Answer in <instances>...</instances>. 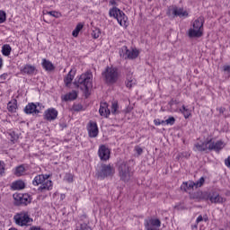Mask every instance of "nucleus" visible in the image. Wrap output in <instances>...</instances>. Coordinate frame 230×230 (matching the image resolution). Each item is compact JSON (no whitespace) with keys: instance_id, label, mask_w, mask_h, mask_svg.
Here are the masks:
<instances>
[{"instance_id":"4468645a","label":"nucleus","mask_w":230,"mask_h":230,"mask_svg":"<svg viewBox=\"0 0 230 230\" xmlns=\"http://www.w3.org/2000/svg\"><path fill=\"white\" fill-rule=\"evenodd\" d=\"M98 155L101 161H109L111 159V149L106 146H101L98 150Z\"/></svg>"},{"instance_id":"09e8293b","label":"nucleus","mask_w":230,"mask_h":230,"mask_svg":"<svg viewBox=\"0 0 230 230\" xmlns=\"http://www.w3.org/2000/svg\"><path fill=\"white\" fill-rule=\"evenodd\" d=\"M8 78V74H3L0 75V80H6Z\"/></svg>"},{"instance_id":"473e14b6","label":"nucleus","mask_w":230,"mask_h":230,"mask_svg":"<svg viewBox=\"0 0 230 230\" xmlns=\"http://www.w3.org/2000/svg\"><path fill=\"white\" fill-rule=\"evenodd\" d=\"M111 114H119V105L116 101L111 103Z\"/></svg>"},{"instance_id":"f03ea898","label":"nucleus","mask_w":230,"mask_h":230,"mask_svg":"<svg viewBox=\"0 0 230 230\" xmlns=\"http://www.w3.org/2000/svg\"><path fill=\"white\" fill-rule=\"evenodd\" d=\"M33 186H40L39 187V191H49L53 190V181L49 180V174H40L37 175L32 181Z\"/></svg>"},{"instance_id":"cd10ccee","label":"nucleus","mask_w":230,"mask_h":230,"mask_svg":"<svg viewBox=\"0 0 230 230\" xmlns=\"http://www.w3.org/2000/svg\"><path fill=\"white\" fill-rule=\"evenodd\" d=\"M74 78L75 75H73V71H70L64 78V82L66 87H69V85H71V83L73 82Z\"/></svg>"},{"instance_id":"4be33fe9","label":"nucleus","mask_w":230,"mask_h":230,"mask_svg":"<svg viewBox=\"0 0 230 230\" xmlns=\"http://www.w3.org/2000/svg\"><path fill=\"white\" fill-rule=\"evenodd\" d=\"M192 28H196L198 30H200L201 31H204V18L202 16H199L198 19H196L192 22Z\"/></svg>"},{"instance_id":"49530a36","label":"nucleus","mask_w":230,"mask_h":230,"mask_svg":"<svg viewBox=\"0 0 230 230\" xmlns=\"http://www.w3.org/2000/svg\"><path fill=\"white\" fill-rule=\"evenodd\" d=\"M223 70L226 73H230V66H224Z\"/></svg>"},{"instance_id":"9b49d317","label":"nucleus","mask_w":230,"mask_h":230,"mask_svg":"<svg viewBox=\"0 0 230 230\" xmlns=\"http://www.w3.org/2000/svg\"><path fill=\"white\" fill-rule=\"evenodd\" d=\"M13 197L15 200V204H17L18 206L20 204H23V206H28V204L31 202V197H30V194L16 193L13 194Z\"/></svg>"},{"instance_id":"c9c22d12","label":"nucleus","mask_w":230,"mask_h":230,"mask_svg":"<svg viewBox=\"0 0 230 230\" xmlns=\"http://www.w3.org/2000/svg\"><path fill=\"white\" fill-rule=\"evenodd\" d=\"M183 185L187 190H193V188H196V183L195 181H187L183 182Z\"/></svg>"},{"instance_id":"864d4df0","label":"nucleus","mask_w":230,"mask_h":230,"mask_svg":"<svg viewBox=\"0 0 230 230\" xmlns=\"http://www.w3.org/2000/svg\"><path fill=\"white\" fill-rule=\"evenodd\" d=\"M67 181L68 182H73V176L68 175Z\"/></svg>"},{"instance_id":"79ce46f5","label":"nucleus","mask_w":230,"mask_h":230,"mask_svg":"<svg viewBox=\"0 0 230 230\" xmlns=\"http://www.w3.org/2000/svg\"><path fill=\"white\" fill-rule=\"evenodd\" d=\"M4 175V162L0 161V176Z\"/></svg>"},{"instance_id":"423d86ee","label":"nucleus","mask_w":230,"mask_h":230,"mask_svg":"<svg viewBox=\"0 0 230 230\" xmlns=\"http://www.w3.org/2000/svg\"><path fill=\"white\" fill-rule=\"evenodd\" d=\"M13 220L16 226H20L21 227H24V226H28V224H31V222H33V219L30 217V214L27 211H22L16 214L13 217Z\"/></svg>"},{"instance_id":"7c9ffc66","label":"nucleus","mask_w":230,"mask_h":230,"mask_svg":"<svg viewBox=\"0 0 230 230\" xmlns=\"http://www.w3.org/2000/svg\"><path fill=\"white\" fill-rule=\"evenodd\" d=\"M24 173H26V168H24V165H19L16 167L14 174L17 177H21L22 175H24Z\"/></svg>"},{"instance_id":"dca6fc26","label":"nucleus","mask_w":230,"mask_h":230,"mask_svg":"<svg viewBox=\"0 0 230 230\" xmlns=\"http://www.w3.org/2000/svg\"><path fill=\"white\" fill-rule=\"evenodd\" d=\"M58 117V111L55 108H49L44 112V119L47 121H55V119Z\"/></svg>"},{"instance_id":"603ef678","label":"nucleus","mask_w":230,"mask_h":230,"mask_svg":"<svg viewBox=\"0 0 230 230\" xmlns=\"http://www.w3.org/2000/svg\"><path fill=\"white\" fill-rule=\"evenodd\" d=\"M182 157H186L188 159V157H190V153L184 152L181 153Z\"/></svg>"},{"instance_id":"de8ad7c7","label":"nucleus","mask_w":230,"mask_h":230,"mask_svg":"<svg viewBox=\"0 0 230 230\" xmlns=\"http://www.w3.org/2000/svg\"><path fill=\"white\" fill-rule=\"evenodd\" d=\"M217 111H218V112H219L220 114H224V112H226V108L220 107V108H217Z\"/></svg>"},{"instance_id":"ea45409f","label":"nucleus","mask_w":230,"mask_h":230,"mask_svg":"<svg viewBox=\"0 0 230 230\" xmlns=\"http://www.w3.org/2000/svg\"><path fill=\"white\" fill-rule=\"evenodd\" d=\"M204 182H205L204 177H201L198 181L195 182L196 189L202 187L204 185Z\"/></svg>"},{"instance_id":"c03bdc74","label":"nucleus","mask_w":230,"mask_h":230,"mask_svg":"<svg viewBox=\"0 0 230 230\" xmlns=\"http://www.w3.org/2000/svg\"><path fill=\"white\" fill-rule=\"evenodd\" d=\"M225 164L227 168H230V155L225 160Z\"/></svg>"},{"instance_id":"412c9836","label":"nucleus","mask_w":230,"mask_h":230,"mask_svg":"<svg viewBox=\"0 0 230 230\" xmlns=\"http://www.w3.org/2000/svg\"><path fill=\"white\" fill-rule=\"evenodd\" d=\"M136 84V78L132 75V73L129 72L126 77V87H128V89H132Z\"/></svg>"},{"instance_id":"4c0bfd02","label":"nucleus","mask_w":230,"mask_h":230,"mask_svg":"<svg viewBox=\"0 0 230 230\" xmlns=\"http://www.w3.org/2000/svg\"><path fill=\"white\" fill-rule=\"evenodd\" d=\"M9 137H10V140L12 141V143H15V141H17V139H19V136L17 134H15L14 131L9 133Z\"/></svg>"},{"instance_id":"c756f323","label":"nucleus","mask_w":230,"mask_h":230,"mask_svg":"<svg viewBox=\"0 0 230 230\" xmlns=\"http://www.w3.org/2000/svg\"><path fill=\"white\" fill-rule=\"evenodd\" d=\"M180 112L183 114L185 119H188L191 116V111L190 109L186 108V106L182 105L181 109H180Z\"/></svg>"},{"instance_id":"b1692460","label":"nucleus","mask_w":230,"mask_h":230,"mask_svg":"<svg viewBox=\"0 0 230 230\" xmlns=\"http://www.w3.org/2000/svg\"><path fill=\"white\" fill-rule=\"evenodd\" d=\"M76 98H78V93H76V92L72 91L66 94H65L62 97V100H64V102H73V100H76Z\"/></svg>"},{"instance_id":"9d476101","label":"nucleus","mask_w":230,"mask_h":230,"mask_svg":"<svg viewBox=\"0 0 230 230\" xmlns=\"http://www.w3.org/2000/svg\"><path fill=\"white\" fill-rule=\"evenodd\" d=\"M207 200H209L211 204H224L226 199L220 196L217 191L212 190L210 192L207 191Z\"/></svg>"},{"instance_id":"393cba45","label":"nucleus","mask_w":230,"mask_h":230,"mask_svg":"<svg viewBox=\"0 0 230 230\" xmlns=\"http://www.w3.org/2000/svg\"><path fill=\"white\" fill-rule=\"evenodd\" d=\"M172 13L176 17H188V12L184 11L182 8H174Z\"/></svg>"},{"instance_id":"a878e982","label":"nucleus","mask_w":230,"mask_h":230,"mask_svg":"<svg viewBox=\"0 0 230 230\" xmlns=\"http://www.w3.org/2000/svg\"><path fill=\"white\" fill-rule=\"evenodd\" d=\"M42 67L46 71H53V69H55V66H53V63H51L48 59H43V61H42Z\"/></svg>"},{"instance_id":"37998d69","label":"nucleus","mask_w":230,"mask_h":230,"mask_svg":"<svg viewBox=\"0 0 230 230\" xmlns=\"http://www.w3.org/2000/svg\"><path fill=\"white\" fill-rule=\"evenodd\" d=\"M73 111H75V112H78V111H82V105H80V104L74 105Z\"/></svg>"},{"instance_id":"aec40b11","label":"nucleus","mask_w":230,"mask_h":230,"mask_svg":"<svg viewBox=\"0 0 230 230\" xmlns=\"http://www.w3.org/2000/svg\"><path fill=\"white\" fill-rule=\"evenodd\" d=\"M99 113L104 118H109V116H111V110H109V104H107V102L101 103Z\"/></svg>"},{"instance_id":"a19ab883","label":"nucleus","mask_w":230,"mask_h":230,"mask_svg":"<svg viewBox=\"0 0 230 230\" xmlns=\"http://www.w3.org/2000/svg\"><path fill=\"white\" fill-rule=\"evenodd\" d=\"M166 125H175V118L170 117L169 119H165Z\"/></svg>"},{"instance_id":"4d7b16f0","label":"nucleus","mask_w":230,"mask_h":230,"mask_svg":"<svg viewBox=\"0 0 230 230\" xmlns=\"http://www.w3.org/2000/svg\"><path fill=\"white\" fill-rule=\"evenodd\" d=\"M195 228V229H197V225H194V226H192V228Z\"/></svg>"},{"instance_id":"3c124183","label":"nucleus","mask_w":230,"mask_h":230,"mask_svg":"<svg viewBox=\"0 0 230 230\" xmlns=\"http://www.w3.org/2000/svg\"><path fill=\"white\" fill-rule=\"evenodd\" d=\"M202 220H204V217H202V216H199L196 219V222H197V224H199V223L202 222Z\"/></svg>"},{"instance_id":"20e7f679","label":"nucleus","mask_w":230,"mask_h":230,"mask_svg":"<svg viewBox=\"0 0 230 230\" xmlns=\"http://www.w3.org/2000/svg\"><path fill=\"white\" fill-rule=\"evenodd\" d=\"M102 76L106 84L113 85V84H116L119 80V72L114 66H107L102 72Z\"/></svg>"},{"instance_id":"ddd939ff","label":"nucleus","mask_w":230,"mask_h":230,"mask_svg":"<svg viewBox=\"0 0 230 230\" xmlns=\"http://www.w3.org/2000/svg\"><path fill=\"white\" fill-rule=\"evenodd\" d=\"M144 226L146 230H159V227H161V220L147 218L145 219Z\"/></svg>"},{"instance_id":"0eeeda50","label":"nucleus","mask_w":230,"mask_h":230,"mask_svg":"<svg viewBox=\"0 0 230 230\" xmlns=\"http://www.w3.org/2000/svg\"><path fill=\"white\" fill-rule=\"evenodd\" d=\"M116 173V169L113 164H102L101 169L98 172V177L100 179H105L107 177H112Z\"/></svg>"},{"instance_id":"f8f14e48","label":"nucleus","mask_w":230,"mask_h":230,"mask_svg":"<svg viewBox=\"0 0 230 230\" xmlns=\"http://www.w3.org/2000/svg\"><path fill=\"white\" fill-rule=\"evenodd\" d=\"M226 147V143L222 140L213 141L212 139L208 140V150L217 152L219 154L220 151L224 150Z\"/></svg>"},{"instance_id":"bb28decb","label":"nucleus","mask_w":230,"mask_h":230,"mask_svg":"<svg viewBox=\"0 0 230 230\" xmlns=\"http://www.w3.org/2000/svg\"><path fill=\"white\" fill-rule=\"evenodd\" d=\"M26 187V185L24 184V181H16L12 183L11 188L13 190H24V188Z\"/></svg>"},{"instance_id":"6e6552de","label":"nucleus","mask_w":230,"mask_h":230,"mask_svg":"<svg viewBox=\"0 0 230 230\" xmlns=\"http://www.w3.org/2000/svg\"><path fill=\"white\" fill-rule=\"evenodd\" d=\"M119 56L122 58H129L131 60H134V58H137V57L139 56V51H137V49H128V48H127V46H123L120 49H119Z\"/></svg>"},{"instance_id":"f704fd0d","label":"nucleus","mask_w":230,"mask_h":230,"mask_svg":"<svg viewBox=\"0 0 230 230\" xmlns=\"http://www.w3.org/2000/svg\"><path fill=\"white\" fill-rule=\"evenodd\" d=\"M100 35H102V31H100V29H98V28H93V30L92 31L93 39H99Z\"/></svg>"},{"instance_id":"c85d7f7f","label":"nucleus","mask_w":230,"mask_h":230,"mask_svg":"<svg viewBox=\"0 0 230 230\" xmlns=\"http://www.w3.org/2000/svg\"><path fill=\"white\" fill-rule=\"evenodd\" d=\"M7 110L9 112H15L17 111V100H13L8 102L7 104Z\"/></svg>"},{"instance_id":"2f4dec72","label":"nucleus","mask_w":230,"mask_h":230,"mask_svg":"<svg viewBox=\"0 0 230 230\" xmlns=\"http://www.w3.org/2000/svg\"><path fill=\"white\" fill-rule=\"evenodd\" d=\"M10 53H12V47L10 45L5 44L2 47V54L4 57H10Z\"/></svg>"},{"instance_id":"7ed1b4c3","label":"nucleus","mask_w":230,"mask_h":230,"mask_svg":"<svg viewBox=\"0 0 230 230\" xmlns=\"http://www.w3.org/2000/svg\"><path fill=\"white\" fill-rule=\"evenodd\" d=\"M118 172L119 177L120 178V181H123V182H128V181L132 179V175H134L132 167H130L128 162L125 161L119 163Z\"/></svg>"},{"instance_id":"5fc2aeb1","label":"nucleus","mask_w":230,"mask_h":230,"mask_svg":"<svg viewBox=\"0 0 230 230\" xmlns=\"http://www.w3.org/2000/svg\"><path fill=\"white\" fill-rule=\"evenodd\" d=\"M164 123L166 124V120H160V125H164Z\"/></svg>"},{"instance_id":"bf43d9fd","label":"nucleus","mask_w":230,"mask_h":230,"mask_svg":"<svg viewBox=\"0 0 230 230\" xmlns=\"http://www.w3.org/2000/svg\"><path fill=\"white\" fill-rule=\"evenodd\" d=\"M219 230H224V228H220Z\"/></svg>"},{"instance_id":"72a5a7b5","label":"nucleus","mask_w":230,"mask_h":230,"mask_svg":"<svg viewBox=\"0 0 230 230\" xmlns=\"http://www.w3.org/2000/svg\"><path fill=\"white\" fill-rule=\"evenodd\" d=\"M84 28V24L78 23L75 27V29L73 31L72 35L73 37H78V33H80V31Z\"/></svg>"},{"instance_id":"6ab92c4d","label":"nucleus","mask_w":230,"mask_h":230,"mask_svg":"<svg viewBox=\"0 0 230 230\" xmlns=\"http://www.w3.org/2000/svg\"><path fill=\"white\" fill-rule=\"evenodd\" d=\"M188 35L190 39H199L204 35V31H200V29H196L195 27H191L189 31Z\"/></svg>"},{"instance_id":"a18cd8bd","label":"nucleus","mask_w":230,"mask_h":230,"mask_svg":"<svg viewBox=\"0 0 230 230\" xmlns=\"http://www.w3.org/2000/svg\"><path fill=\"white\" fill-rule=\"evenodd\" d=\"M136 152L138 155H141L143 154V149L141 147H136Z\"/></svg>"},{"instance_id":"6e6d98bb","label":"nucleus","mask_w":230,"mask_h":230,"mask_svg":"<svg viewBox=\"0 0 230 230\" xmlns=\"http://www.w3.org/2000/svg\"><path fill=\"white\" fill-rule=\"evenodd\" d=\"M3 66V58H0V67Z\"/></svg>"},{"instance_id":"8fccbe9b","label":"nucleus","mask_w":230,"mask_h":230,"mask_svg":"<svg viewBox=\"0 0 230 230\" xmlns=\"http://www.w3.org/2000/svg\"><path fill=\"white\" fill-rule=\"evenodd\" d=\"M154 123H155V125L156 127H159V125H161V119H156L154 120Z\"/></svg>"},{"instance_id":"5701e85b","label":"nucleus","mask_w":230,"mask_h":230,"mask_svg":"<svg viewBox=\"0 0 230 230\" xmlns=\"http://www.w3.org/2000/svg\"><path fill=\"white\" fill-rule=\"evenodd\" d=\"M195 147L198 152H206V150H209V140L203 143H198L195 145Z\"/></svg>"},{"instance_id":"f257e3e1","label":"nucleus","mask_w":230,"mask_h":230,"mask_svg":"<svg viewBox=\"0 0 230 230\" xmlns=\"http://www.w3.org/2000/svg\"><path fill=\"white\" fill-rule=\"evenodd\" d=\"M74 85L79 87V89L84 91V93H89V90L93 87V73L86 72L82 74L75 80Z\"/></svg>"},{"instance_id":"13d9d810","label":"nucleus","mask_w":230,"mask_h":230,"mask_svg":"<svg viewBox=\"0 0 230 230\" xmlns=\"http://www.w3.org/2000/svg\"><path fill=\"white\" fill-rule=\"evenodd\" d=\"M126 112H130V111L127 110Z\"/></svg>"},{"instance_id":"e433bc0d","label":"nucleus","mask_w":230,"mask_h":230,"mask_svg":"<svg viewBox=\"0 0 230 230\" xmlns=\"http://www.w3.org/2000/svg\"><path fill=\"white\" fill-rule=\"evenodd\" d=\"M48 15H51V17H55L56 19H58V17H61L62 14L57 11H49L47 12Z\"/></svg>"},{"instance_id":"2eb2a0df","label":"nucleus","mask_w":230,"mask_h":230,"mask_svg":"<svg viewBox=\"0 0 230 230\" xmlns=\"http://www.w3.org/2000/svg\"><path fill=\"white\" fill-rule=\"evenodd\" d=\"M22 75H28V76H33L37 73V67L33 65L26 64L20 68Z\"/></svg>"},{"instance_id":"39448f33","label":"nucleus","mask_w":230,"mask_h":230,"mask_svg":"<svg viewBox=\"0 0 230 230\" xmlns=\"http://www.w3.org/2000/svg\"><path fill=\"white\" fill-rule=\"evenodd\" d=\"M109 13H110V17H114V19H117L120 26H127V21H128V17H127L125 13L119 10V8L113 7L112 9H110Z\"/></svg>"},{"instance_id":"f3484780","label":"nucleus","mask_w":230,"mask_h":230,"mask_svg":"<svg viewBox=\"0 0 230 230\" xmlns=\"http://www.w3.org/2000/svg\"><path fill=\"white\" fill-rule=\"evenodd\" d=\"M208 191H196L190 195V199L192 200H197V202H200V200H207Z\"/></svg>"},{"instance_id":"58836bf2","label":"nucleus","mask_w":230,"mask_h":230,"mask_svg":"<svg viewBox=\"0 0 230 230\" xmlns=\"http://www.w3.org/2000/svg\"><path fill=\"white\" fill-rule=\"evenodd\" d=\"M6 21V13L4 11H0V24H3Z\"/></svg>"},{"instance_id":"a211bd4d","label":"nucleus","mask_w":230,"mask_h":230,"mask_svg":"<svg viewBox=\"0 0 230 230\" xmlns=\"http://www.w3.org/2000/svg\"><path fill=\"white\" fill-rule=\"evenodd\" d=\"M87 130L90 137H98V124H96V122L90 120Z\"/></svg>"},{"instance_id":"1a4fd4ad","label":"nucleus","mask_w":230,"mask_h":230,"mask_svg":"<svg viewBox=\"0 0 230 230\" xmlns=\"http://www.w3.org/2000/svg\"><path fill=\"white\" fill-rule=\"evenodd\" d=\"M42 109H44V106L40 102H29L24 108V112L25 114H40Z\"/></svg>"}]
</instances>
